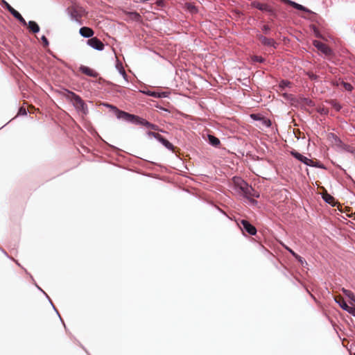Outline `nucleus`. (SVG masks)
Segmentation results:
<instances>
[{
	"label": "nucleus",
	"mask_w": 355,
	"mask_h": 355,
	"mask_svg": "<svg viewBox=\"0 0 355 355\" xmlns=\"http://www.w3.org/2000/svg\"><path fill=\"white\" fill-rule=\"evenodd\" d=\"M232 189L234 193L249 198V194L252 191V186L249 185L243 179L234 176L232 179Z\"/></svg>",
	"instance_id": "f257e3e1"
},
{
	"label": "nucleus",
	"mask_w": 355,
	"mask_h": 355,
	"mask_svg": "<svg viewBox=\"0 0 355 355\" xmlns=\"http://www.w3.org/2000/svg\"><path fill=\"white\" fill-rule=\"evenodd\" d=\"M281 1L282 2H284L286 3H288L291 6H292L294 8H295L297 10L304 11L306 12H310V10L308 8H306V7H304V6L299 4V3H297L295 1H293L291 0H281Z\"/></svg>",
	"instance_id": "ddd939ff"
},
{
	"label": "nucleus",
	"mask_w": 355,
	"mask_h": 355,
	"mask_svg": "<svg viewBox=\"0 0 355 355\" xmlns=\"http://www.w3.org/2000/svg\"><path fill=\"white\" fill-rule=\"evenodd\" d=\"M147 135L150 137H153L155 139H156L157 141L159 140V139L161 137V135L158 134V133H156V132H147Z\"/></svg>",
	"instance_id": "cd10ccee"
},
{
	"label": "nucleus",
	"mask_w": 355,
	"mask_h": 355,
	"mask_svg": "<svg viewBox=\"0 0 355 355\" xmlns=\"http://www.w3.org/2000/svg\"><path fill=\"white\" fill-rule=\"evenodd\" d=\"M87 44L92 49L97 51H103L104 49V44L97 37H92L87 41Z\"/></svg>",
	"instance_id": "0eeeda50"
},
{
	"label": "nucleus",
	"mask_w": 355,
	"mask_h": 355,
	"mask_svg": "<svg viewBox=\"0 0 355 355\" xmlns=\"http://www.w3.org/2000/svg\"><path fill=\"white\" fill-rule=\"evenodd\" d=\"M129 16L132 19L137 21H139L141 19V16L140 15L139 13H138L137 12H129Z\"/></svg>",
	"instance_id": "5701e85b"
},
{
	"label": "nucleus",
	"mask_w": 355,
	"mask_h": 355,
	"mask_svg": "<svg viewBox=\"0 0 355 355\" xmlns=\"http://www.w3.org/2000/svg\"><path fill=\"white\" fill-rule=\"evenodd\" d=\"M307 75L311 80H316L318 76L312 72H308Z\"/></svg>",
	"instance_id": "c9c22d12"
},
{
	"label": "nucleus",
	"mask_w": 355,
	"mask_h": 355,
	"mask_svg": "<svg viewBox=\"0 0 355 355\" xmlns=\"http://www.w3.org/2000/svg\"><path fill=\"white\" fill-rule=\"evenodd\" d=\"M251 6L261 11L268 12L271 15H275L274 9L266 3H261L259 1H254L251 3Z\"/></svg>",
	"instance_id": "423d86ee"
},
{
	"label": "nucleus",
	"mask_w": 355,
	"mask_h": 355,
	"mask_svg": "<svg viewBox=\"0 0 355 355\" xmlns=\"http://www.w3.org/2000/svg\"><path fill=\"white\" fill-rule=\"evenodd\" d=\"M285 248L286 249L287 251H288L293 257H296L297 256V253H295L292 249H291L290 248L288 247H285Z\"/></svg>",
	"instance_id": "58836bf2"
},
{
	"label": "nucleus",
	"mask_w": 355,
	"mask_h": 355,
	"mask_svg": "<svg viewBox=\"0 0 355 355\" xmlns=\"http://www.w3.org/2000/svg\"><path fill=\"white\" fill-rule=\"evenodd\" d=\"M18 114H21V115H26L27 114L26 110L24 107H20L19 108Z\"/></svg>",
	"instance_id": "4c0bfd02"
},
{
	"label": "nucleus",
	"mask_w": 355,
	"mask_h": 355,
	"mask_svg": "<svg viewBox=\"0 0 355 355\" xmlns=\"http://www.w3.org/2000/svg\"><path fill=\"white\" fill-rule=\"evenodd\" d=\"M157 92H151V91H148V92H146V94L150 96H152V97H155V98H157Z\"/></svg>",
	"instance_id": "72a5a7b5"
},
{
	"label": "nucleus",
	"mask_w": 355,
	"mask_h": 355,
	"mask_svg": "<svg viewBox=\"0 0 355 355\" xmlns=\"http://www.w3.org/2000/svg\"><path fill=\"white\" fill-rule=\"evenodd\" d=\"M291 85V82L287 80H282L279 84V88L281 90H284L286 87H290Z\"/></svg>",
	"instance_id": "4be33fe9"
},
{
	"label": "nucleus",
	"mask_w": 355,
	"mask_h": 355,
	"mask_svg": "<svg viewBox=\"0 0 355 355\" xmlns=\"http://www.w3.org/2000/svg\"><path fill=\"white\" fill-rule=\"evenodd\" d=\"M323 199L326 202L330 204L331 201L334 200V198L331 196L327 194L323 197Z\"/></svg>",
	"instance_id": "7c9ffc66"
},
{
	"label": "nucleus",
	"mask_w": 355,
	"mask_h": 355,
	"mask_svg": "<svg viewBox=\"0 0 355 355\" xmlns=\"http://www.w3.org/2000/svg\"><path fill=\"white\" fill-rule=\"evenodd\" d=\"M66 11L72 21H76L79 25L82 24V21L80 19L85 14V10L82 6H79L78 5H72L71 6L67 8Z\"/></svg>",
	"instance_id": "7ed1b4c3"
},
{
	"label": "nucleus",
	"mask_w": 355,
	"mask_h": 355,
	"mask_svg": "<svg viewBox=\"0 0 355 355\" xmlns=\"http://www.w3.org/2000/svg\"><path fill=\"white\" fill-rule=\"evenodd\" d=\"M313 28H314V32H315V36L317 37H320L321 35H320V33L318 32V31L317 30V28L315 27H314Z\"/></svg>",
	"instance_id": "c03bdc74"
},
{
	"label": "nucleus",
	"mask_w": 355,
	"mask_h": 355,
	"mask_svg": "<svg viewBox=\"0 0 355 355\" xmlns=\"http://www.w3.org/2000/svg\"><path fill=\"white\" fill-rule=\"evenodd\" d=\"M248 200H249L250 202L252 205H257V203H258L257 200H254V199H253V198H250V199H248Z\"/></svg>",
	"instance_id": "79ce46f5"
},
{
	"label": "nucleus",
	"mask_w": 355,
	"mask_h": 355,
	"mask_svg": "<svg viewBox=\"0 0 355 355\" xmlns=\"http://www.w3.org/2000/svg\"><path fill=\"white\" fill-rule=\"evenodd\" d=\"M145 126L147 127L149 129H151V130H159L158 125H157L155 124H153V123H151L148 122V121H147V123H146Z\"/></svg>",
	"instance_id": "393cba45"
},
{
	"label": "nucleus",
	"mask_w": 355,
	"mask_h": 355,
	"mask_svg": "<svg viewBox=\"0 0 355 355\" xmlns=\"http://www.w3.org/2000/svg\"><path fill=\"white\" fill-rule=\"evenodd\" d=\"M158 141H159L168 150L173 151V150H174L173 145L171 142H169L167 139L164 138L162 135H161L160 138L159 139Z\"/></svg>",
	"instance_id": "a211bd4d"
},
{
	"label": "nucleus",
	"mask_w": 355,
	"mask_h": 355,
	"mask_svg": "<svg viewBox=\"0 0 355 355\" xmlns=\"http://www.w3.org/2000/svg\"><path fill=\"white\" fill-rule=\"evenodd\" d=\"M354 355H355V353L354 354Z\"/></svg>",
	"instance_id": "8fccbe9b"
},
{
	"label": "nucleus",
	"mask_w": 355,
	"mask_h": 355,
	"mask_svg": "<svg viewBox=\"0 0 355 355\" xmlns=\"http://www.w3.org/2000/svg\"><path fill=\"white\" fill-rule=\"evenodd\" d=\"M291 154L295 158L297 159V160H299L300 162H301L302 163L304 164L306 166H311V164H313V160L302 155V154H300V153L295 151V150H292L291 152Z\"/></svg>",
	"instance_id": "1a4fd4ad"
},
{
	"label": "nucleus",
	"mask_w": 355,
	"mask_h": 355,
	"mask_svg": "<svg viewBox=\"0 0 355 355\" xmlns=\"http://www.w3.org/2000/svg\"><path fill=\"white\" fill-rule=\"evenodd\" d=\"M349 313L352 314L353 316L355 317V307H351Z\"/></svg>",
	"instance_id": "37998d69"
},
{
	"label": "nucleus",
	"mask_w": 355,
	"mask_h": 355,
	"mask_svg": "<svg viewBox=\"0 0 355 355\" xmlns=\"http://www.w3.org/2000/svg\"><path fill=\"white\" fill-rule=\"evenodd\" d=\"M250 194H249V198H251V197H254V198H259L260 195H259V193L257 191L254 190V189L252 188V191L250 192Z\"/></svg>",
	"instance_id": "c85d7f7f"
},
{
	"label": "nucleus",
	"mask_w": 355,
	"mask_h": 355,
	"mask_svg": "<svg viewBox=\"0 0 355 355\" xmlns=\"http://www.w3.org/2000/svg\"><path fill=\"white\" fill-rule=\"evenodd\" d=\"M342 85L343 87L348 92H351L353 89V86L349 83L343 82Z\"/></svg>",
	"instance_id": "bb28decb"
},
{
	"label": "nucleus",
	"mask_w": 355,
	"mask_h": 355,
	"mask_svg": "<svg viewBox=\"0 0 355 355\" xmlns=\"http://www.w3.org/2000/svg\"><path fill=\"white\" fill-rule=\"evenodd\" d=\"M313 44L317 49L326 55H330L331 53V50L327 45L318 40H314Z\"/></svg>",
	"instance_id": "6e6552de"
},
{
	"label": "nucleus",
	"mask_w": 355,
	"mask_h": 355,
	"mask_svg": "<svg viewBox=\"0 0 355 355\" xmlns=\"http://www.w3.org/2000/svg\"><path fill=\"white\" fill-rule=\"evenodd\" d=\"M167 96H168L167 93L165 92L157 93V98H165Z\"/></svg>",
	"instance_id": "e433bc0d"
},
{
	"label": "nucleus",
	"mask_w": 355,
	"mask_h": 355,
	"mask_svg": "<svg viewBox=\"0 0 355 355\" xmlns=\"http://www.w3.org/2000/svg\"><path fill=\"white\" fill-rule=\"evenodd\" d=\"M108 106L114 110L116 118L118 119H121L132 124L144 126H145L147 123V120L139 116L130 114L123 110H120L116 107L113 105H109Z\"/></svg>",
	"instance_id": "f03ea898"
},
{
	"label": "nucleus",
	"mask_w": 355,
	"mask_h": 355,
	"mask_svg": "<svg viewBox=\"0 0 355 355\" xmlns=\"http://www.w3.org/2000/svg\"><path fill=\"white\" fill-rule=\"evenodd\" d=\"M10 14L16 18L23 26H27V22L24 19V17L21 16V15L16 10H13Z\"/></svg>",
	"instance_id": "dca6fc26"
},
{
	"label": "nucleus",
	"mask_w": 355,
	"mask_h": 355,
	"mask_svg": "<svg viewBox=\"0 0 355 355\" xmlns=\"http://www.w3.org/2000/svg\"><path fill=\"white\" fill-rule=\"evenodd\" d=\"M262 31H263L264 33L268 34L270 31V28L267 25H264L262 27Z\"/></svg>",
	"instance_id": "f704fd0d"
},
{
	"label": "nucleus",
	"mask_w": 355,
	"mask_h": 355,
	"mask_svg": "<svg viewBox=\"0 0 355 355\" xmlns=\"http://www.w3.org/2000/svg\"><path fill=\"white\" fill-rule=\"evenodd\" d=\"M41 40H42V41L43 42L44 46L46 47V46H48L49 45V40H47L46 36L42 35V37H41Z\"/></svg>",
	"instance_id": "473e14b6"
},
{
	"label": "nucleus",
	"mask_w": 355,
	"mask_h": 355,
	"mask_svg": "<svg viewBox=\"0 0 355 355\" xmlns=\"http://www.w3.org/2000/svg\"><path fill=\"white\" fill-rule=\"evenodd\" d=\"M257 37L263 45L272 46L274 49L277 48V44L273 39L268 38L262 35H258Z\"/></svg>",
	"instance_id": "9d476101"
},
{
	"label": "nucleus",
	"mask_w": 355,
	"mask_h": 355,
	"mask_svg": "<svg viewBox=\"0 0 355 355\" xmlns=\"http://www.w3.org/2000/svg\"><path fill=\"white\" fill-rule=\"evenodd\" d=\"M116 67L119 70V72L120 73V74L123 76V79L125 81H128V76H127L125 71L123 69L122 64L121 63L120 64L117 63L116 65Z\"/></svg>",
	"instance_id": "412c9836"
},
{
	"label": "nucleus",
	"mask_w": 355,
	"mask_h": 355,
	"mask_svg": "<svg viewBox=\"0 0 355 355\" xmlns=\"http://www.w3.org/2000/svg\"><path fill=\"white\" fill-rule=\"evenodd\" d=\"M79 33L83 37L92 38L94 33L91 28L83 26L80 28Z\"/></svg>",
	"instance_id": "f8f14e48"
},
{
	"label": "nucleus",
	"mask_w": 355,
	"mask_h": 355,
	"mask_svg": "<svg viewBox=\"0 0 355 355\" xmlns=\"http://www.w3.org/2000/svg\"><path fill=\"white\" fill-rule=\"evenodd\" d=\"M295 259H296L299 262H300L302 264H303V263H304V262L306 263V262L304 260V259H303L302 257H300V255H298V254H297V256H296V257H295Z\"/></svg>",
	"instance_id": "ea45409f"
},
{
	"label": "nucleus",
	"mask_w": 355,
	"mask_h": 355,
	"mask_svg": "<svg viewBox=\"0 0 355 355\" xmlns=\"http://www.w3.org/2000/svg\"><path fill=\"white\" fill-rule=\"evenodd\" d=\"M252 59L254 62H257L259 63H263L265 62V59L263 57L259 55H254Z\"/></svg>",
	"instance_id": "a878e982"
},
{
	"label": "nucleus",
	"mask_w": 355,
	"mask_h": 355,
	"mask_svg": "<svg viewBox=\"0 0 355 355\" xmlns=\"http://www.w3.org/2000/svg\"><path fill=\"white\" fill-rule=\"evenodd\" d=\"M241 223L243 225V230L249 234L254 236L257 234V229L255 227L251 225L248 220H242Z\"/></svg>",
	"instance_id": "9b49d317"
},
{
	"label": "nucleus",
	"mask_w": 355,
	"mask_h": 355,
	"mask_svg": "<svg viewBox=\"0 0 355 355\" xmlns=\"http://www.w3.org/2000/svg\"><path fill=\"white\" fill-rule=\"evenodd\" d=\"M80 71L82 73H83L90 77L94 78V77H96V76H97L96 72H95L94 71H93L92 69H91L90 68H89L88 67H86V66H83V65L80 66Z\"/></svg>",
	"instance_id": "2eb2a0df"
},
{
	"label": "nucleus",
	"mask_w": 355,
	"mask_h": 355,
	"mask_svg": "<svg viewBox=\"0 0 355 355\" xmlns=\"http://www.w3.org/2000/svg\"><path fill=\"white\" fill-rule=\"evenodd\" d=\"M50 302H51V305L53 306V309H55V311H57V310L55 309V307L53 306V303H52L51 301H50ZM56 312H57V313H58V314H59L58 311H56ZM59 317L60 318V316H59Z\"/></svg>",
	"instance_id": "a18cd8bd"
},
{
	"label": "nucleus",
	"mask_w": 355,
	"mask_h": 355,
	"mask_svg": "<svg viewBox=\"0 0 355 355\" xmlns=\"http://www.w3.org/2000/svg\"><path fill=\"white\" fill-rule=\"evenodd\" d=\"M2 251H3V252L6 256H8V254H7L6 252H5V251H3V250H2Z\"/></svg>",
	"instance_id": "09e8293b"
},
{
	"label": "nucleus",
	"mask_w": 355,
	"mask_h": 355,
	"mask_svg": "<svg viewBox=\"0 0 355 355\" xmlns=\"http://www.w3.org/2000/svg\"><path fill=\"white\" fill-rule=\"evenodd\" d=\"M329 138L332 139L334 146L338 152L345 151L352 154H355V148L346 144L342 141V140L335 134L331 133Z\"/></svg>",
	"instance_id": "39448f33"
},
{
	"label": "nucleus",
	"mask_w": 355,
	"mask_h": 355,
	"mask_svg": "<svg viewBox=\"0 0 355 355\" xmlns=\"http://www.w3.org/2000/svg\"><path fill=\"white\" fill-rule=\"evenodd\" d=\"M5 8L10 12V13L14 10V8L6 1H3Z\"/></svg>",
	"instance_id": "2f4dec72"
},
{
	"label": "nucleus",
	"mask_w": 355,
	"mask_h": 355,
	"mask_svg": "<svg viewBox=\"0 0 355 355\" xmlns=\"http://www.w3.org/2000/svg\"><path fill=\"white\" fill-rule=\"evenodd\" d=\"M37 288H39V290H41V291H42L44 294H46V293H44V292L41 289V288H40V287H38V286H37Z\"/></svg>",
	"instance_id": "de8ad7c7"
},
{
	"label": "nucleus",
	"mask_w": 355,
	"mask_h": 355,
	"mask_svg": "<svg viewBox=\"0 0 355 355\" xmlns=\"http://www.w3.org/2000/svg\"><path fill=\"white\" fill-rule=\"evenodd\" d=\"M156 4L158 6L163 7L164 6V0H157Z\"/></svg>",
	"instance_id": "a19ab883"
},
{
	"label": "nucleus",
	"mask_w": 355,
	"mask_h": 355,
	"mask_svg": "<svg viewBox=\"0 0 355 355\" xmlns=\"http://www.w3.org/2000/svg\"><path fill=\"white\" fill-rule=\"evenodd\" d=\"M27 26L32 33H37L40 32V26L35 21H29L28 23H27Z\"/></svg>",
	"instance_id": "f3484780"
},
{
	"label": "nucleus",
	"mask_w": 355,
	"mask_h": 355,
	"mask_svg": "<svg viewBox=\"0 0 355 355\" xmlns=\"http://www.w3.org/2000/svg\"><path fill=\"white\" fill-rule=\"evenodd\" d=\"M70 99L76 110L83 115L88 114V107L80 96L74 92H70Z\"/></svg>",
	"instance_id": "20e7f679"
},
{
	"label": "nucleus",
	"mask_w": 355,
	"mask_h": 355,
	"mask_svg": "<svg viewBox=\"0 0 355 355\" xmlns=\"http://www.w3.org/2000/svg\"><path fill=\"white\" fill-rule=\"evenodd\" d=\"M343 293L350 299L353 302L355 303V295L351 291L345 289V288H342Z\"/></svg>",
	"instance_id": "aec40b11"
},
{
	"label": "nucleus",
	"mask_w": 355,
	"mask_h": 355,
	"mask_svg": "<svg viewBox=\"0 0 355 355\" xmlns=\"http://www.w3.org/2000/svg\"><path fill=\"white\" fill-rule=\"evenodd\" d=\"M335 302L345 311L349 313L352 306L347 305L345 300L342 297L336 298Z\"/></svg>",
	"instance_id": "4468645a"
},
{
	"label": "nucleus",
	"mask_w": 355,
	"mask_h": 355,
	"mask_svg": "<svg viewBox=\"0 0 355 355\" xmlns=\"http://www.w3.org/2000/svg\"><path fill=\"white\" fill-rule=\"evenodd\" d=\"M330 104L336 111H340L342 108L341 105L335 101H331Z\"/></svg>",
	"instance_id": "b1692460"
},
{
	"label": "nucleus",
	"mask_w": 355,
	"mask_h": 355,
	"mask_svg": "<svg viewBox=\"0 0 355 355\" xmlns=\"http://www.w3.org/2000/svg\"><path fill=\"white\" fill-rule=\"evenodd\" d=\"M208 140L209 144L214 147H218L220 144V140L217 137L211 135H208Z\"/></svg>",
	"instance_id": "6ab92c4d"
},
{
	"label": "nucleus",
	"mask_w": 355,
	"mask_h": 355,
	"mask_svg": "<svg viewBox=\"0 0 355 355\" xmlns=\"http://www.w3.org/2000/svg\"><path fill=\"white\" fill-rule=\"evenodd\" d=\"M283 96H284L285 98H287V97H288V94H287L286 93H284V94H283Z\"/></svg>",
	"instance_id": "49530a36"
},
{
	"label": "nucleus",
	"mask_w": 355,
	"mask_h": 355,
	"mask_svg": "<svg viewBox=\"0 0 355 355\" xmlns=\"http://www.w3.org/2000/svg\"><path fill=\"white\" fill-rule=\"evenodd\" d=\"M310 166H313V167H315V168H324V166L322 164H320L318 162H315L314 161H313V164H311Z\"/></svg>",
	"instance_id": "c756f323"
}]
</instances>
